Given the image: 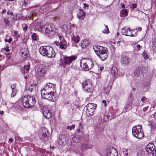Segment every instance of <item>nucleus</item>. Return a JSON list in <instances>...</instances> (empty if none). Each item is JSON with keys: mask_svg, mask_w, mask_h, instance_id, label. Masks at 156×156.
Instances as JSON below:
<instances>
[{"mask_svg": "<svg viewBox=\"0 0 156 156\" xmlns=\"http://www.w3.org/2000/svg\"><path fill=\"white\" fill-rule=\"evenodd\" d=\"M40 53L48 58H53L55 55V51L52 48L49 46H41L39 49Z\"/></svg>", "mask_w": 156, "mask_h": 156, "instance_id": "obj_1", "label": "nucleus"}, {"mask_svg": "<svg viewBox=\"0 0 156 156\" xmlns=\"http://www.w3.org/2000/svg\"><path fill=\"white\" fill-rule=\"evenodd\" d=\"M39 134L40 138L43 142L45 144H48L50 142L51 135L46 128L43 127L41 128Z\"/></svg>", "mask_w": 156, "mask_h": 156, "instance_id": "obj_2", "label": "nucleus"}, {"mask_svg": "<svg viewBox=\"0 0 156 156\" xmlns=\"http://www.w3.org/2000/svg\"><path fill=\"white\" fill-rule=\"evenodd\" d=\"M35 98L33 96H24L22 99V103L23 106L26 108L34 106L35 104Z\"/></svg>", "mask_w": 156, "mask_h": 156, "instance_id": "obj_3", "label": "nucleus"}, {"mask_svg": "<svg viewBox=\"0 0 156 156\" xmlns=\"http://www.w3.org/2000/svg\"><path fill=\"white\" fill-rule=\"evenodd\" d=\"M80 66L84 70L88 71L93 66V64L91 60L84 58L81 59L80 61Z\"/></svg>", "mask_w": 156, "mask_h": 156, "instance_id": "obj_4", "label": "nucleus"}, {"mask_svg": "<svg viewBox=\"0 0 156 156\" xmlns=\"http://www.w3.org/2000/svg\"><path fill=\"white\" fill-rule=\"evenodd\" d=\"M142 126L138 125L133 126L132 129V133L133 136L138 139H141L144 136V133L141 130Z\"/></svg>", "mask_w": 156, "mask_h": 156, "instance_id": "obj_5", "label": "nucleus"}, {"mask_svg": "<svg viewBox=\"0 0 156 156\" xmlns=\"http://www.w3.org/2000/svg\"><path fill=\"white\" fill-rule=\"evenodd\" d=\"M41 94L42 98L44 99H47L51 101H54L53 97L54 96V92H48L44 90H41Z\"/></svg>", "mask_w": 156, "mask_h": 156, "instance_id": "obj_6", "label": "nucleus"}, {"mask_svg": "<svg viewBox=\"0 0 156 156\" xmlns=\"http://www.w3.org/2000/svg\"><path fill=\"white\" fill-rule=\"evenodd\" d=\"M44 33L48 35L49 37H52L57 32V30L55 28H53L50 25H48Z\"/></svg>", "mask_w": 156, "mask_h": 156, "instance_id": "obj_7", "label": "nucleus"}, {"mask_svg": "<svg viewBox=\"0 0 156 156\" xmlns=\"http://www.w3.org/2000/svg\"><path fill=\"white\" fill-rule=\"evenodd\" d=\"M82 87L84 90L87 92H91L92 87L91 82L89 80L84 81L82 83Z\"/></svg>", "mask_w": 156, "mask_h": 156, "instance_id": "obj_8", "label": "nucleus"}, {"mask_svg": "<svg viewBox=\"0 0 156 156\" xmlns=\"http://www.w3.org/2000/svg\"><path fill=\"white\" fill-rule=\"evenodd\" d=\"M106 153L107 156H117V151L116 149L113 146H110L106 149Z\"/></svg>", "mask_w": 156, "mask_h": 156, "instance_id": "obj_9", "label": "nucleus"}, {"mask_svg": "<svg viewBox=\"0 0 156 156\" xmlns=\"http://www.w3.org/2000/svg\"><path fill=\"white\" fill-rule=\"evenodd\" d=\"M42 110L43 114L45 118L47 119L51 118V112L47 106H43Z\"/></svg>", "mask_w": 156, "mask_h": 156, "instance_id": "obj_10", "label": "nucleus"}, {"mask_svg": "<svg viewBox=\"0 0 156 156\" xmlns=\"http://www.w3.org/2000/svg\"><path fill=\"white\" fill-rule=\"evenodd\" d=\"M55 86L54 84L49 83L46 84L44 88L42 90H44L45 91L48 92H54L55 91Z\"/></svg>", "mask_w": 156, "mask_h": 156, "instance_id": "obj_11", "label": "nucleus"}, {"mask_svg": "<svg viewBox=\"0 0 156 156\" xmlns=\"http://www.w3.org/2000/svg\"><path fill=\"white\" fill-rule=\"evenodd\" d=\"M48 25H43L40 23H37L35 26L34 29L35 31H39L41 33H44Z\"/></svg>", "mask_w": 156, "mask_h": 156, "instance_id": "obj_12", "label": "nucleus"}, {"mask_svg": "<svg viewBox=\"0 0 156 156\" xmlns=\"http://www.w3.org/2000/svg\"><path fill=\"white\" fill-rule=\"evenodd\" d=\"M76 57L74 55L67 56L64 58V62L66 65H70L73 61L76 59Z\"/></svg>", "mask_w": 156, "mask_h": 156, "instance_id": "obj_13", "label": "nucleus"}, {"mask_svg": "<svg viewBox=\"0 0 156 156\" xmlns=\"http://www.w3.org/2000/svg\"><path fill=\"white\" fill-rule=\"evenodd\" d=\"M130 62V60L128 56L125 55H122L121 59V62L124 66H126Z\"/></svg>", "mask_w": 156, "mask_h": 156, "instance_id": "obj_14", "label": "nucleus"}, {"mask_svg": "<svg viewBox=\"0 0 156 156\" xmlns=\"http://www.w3.org/2000/svg\"><path fill=\"white\" fill-rule=\"evenodd\" d=\"M132 31L130 30L129 28L126 27H124L122 29V34L125 35L129 36H133L134 35L132 33Z\"/></svg>", "mask_w": 156, "mask_h": 156, "instance_id": "obj_15", "label": "nucleus"}, {"mask_svg": "<svg viewBox=\"0 0 156 156\" xmlns=\"http://www.w3.org/2000/svg\"><path fill=\"white\" fill-rule=\"evenodd\" d=\"M98 52L96 53V54L98 56L101 54H107L108 50L107 48L105 47L98 46L97 47Z\"/></svg>", "mask_w": 156, "mask_h": 156, "instance_id": "obj_16", "label": "nucleus"}, {"mask_svg": "<svg viewBox=\"0 0 156 156\" xmlns=\"http://www.w3.org/2000/svg\"><path fill=\"white\" fill-rule=\"evenodd\" d=\"M154 148L155 146L153 143H149L145 148L146 151L148 154L151 153Z\"/></svg>", "mask_w": 156, "mask_h": 156, "instance_id": "obj_17", "label": "nucleus"}, {"mask_svg": "<svg viewBox=\"0 0 156 156\" xmlns=\"http://www.w3.org/2000/svg\"><path fill=\"white\" fill-rule=\"evenodd\" d=\"M143 68L141 67L136 69L134 72V75L136 76H141L143 75Z\"/></svg>", "mask_w": 156, "mask_h": 156, "instance_id": "obj_18", "label": "nucleus"}, {"mask_svg": "<svg viewBox=\"0 0 156 156\" xmlns=\"http://www.w3.org/2000/svg\"><path fill=\"white\" fill-rule=\"evenodd\" d=\"M46 69L44 66H40L37 69V72L38 75L40 76L43 75L45 73Z\"/></svg>", "mask_w": 156, "mask_h": 156, "instance_id": "obj_19", "label": "nucleus"}, {"mask_svg": "<svg viewBox=\"0 0 156 156\" xmlns=\"http://www.w3.org/2000/svg\"><path fill=\"white\" fill-rule=\"evenodd\" d=\"M20 53L22 57L25 58L28 55V49L26 48H22L20 51Z\"/></svg>", "mask_w": 156, "mask_h": 156, "instance_id": "obj_20", "label": "nucleus"}, {"mask_svg": "<svg viewBox=\"0 0 156 156\" xmlns=\"http://www.w3.org/2000/svg\"><path fill=\"white\" fill-rule=\"evenodd\" d=\"M111 74L114 77H117L118 76V70L115 67H113L111 71Z\"/></svg>", "mask_w": 156, "mask_h": 156, "instance_id": "obj_21", "label": "nucleus"}, {"mask_svg": "<svg viewBox=\"0 0 156 156\" xmlns=\"http://www.w3.org/2000/svg\"><path fill=\"white\" fill-rule=\"evenodd\" d=\"M16 85L15 84H13V85L11 86V88L12 90V93L11 94V96L12 97L15 96L16 94V90L15 89Z\"/></svg>", "mask_w": 156, "mask_h": 156, "instance_id": "obj_22", "label": "nucleus"}, {"mask_svg": "<svg viewBox=\"0 0 156 156\" xmlns=\"http://www.w3.org/2000/svg\"><path fill=\"white\" fill-rule=\"evenodd\" d=\"M85 15V13L82 9H81L80 10V13L77 15V17L79 19L83 20L84 18Z\"/></svg>", "mask_w": 156, "mask_h": 156, "instance_id": "obj_23", "label": "nucleus"}, {"mask_svg": "<svg viewBox=\"0 0 156 156\" xmlns=\"http://www.w3.org/2000/svg\"><path fill=\"white\" fill-rule=\"evenodd\" d=\"M90 42L87 39H84L81 42V46L83 48H85L89 44Z\"/></svg>", "mask_w": 156, "mask_h": 156, "instance_id": "obj_24", "label": "nucleus"}, {"mask_svg": "<svg viewBox=\"0 0 156 156\" xmlns=\"http://www.w3.org/2000/svg\"><path fill=\"white\" fill-rule=\"evenodd\" d=\"M97 106V105L95 104L90 103L87 105V108L88 109H93L94 110Z\"/></svg>", "mask_w": 156, "mask_h": 156, "instance_id": "obj_25", "label": "nucleus"}, {"mask_svg": "<svg viewBox=\"0 0 156 156\" xmlns=\"http://www.w3.org/2000/svg\"><path fill=\"white\" fill-rule=\"evenodd\" d=\"M80 136L76 134L73 137V141L75 143H78L80 140Z\"/></svg>", "mask_w": 156, "mask_h": 156, "instance_id": "obj_26", "label": "nucleus"}, {"mask_svg": "<svg viewBox=\"0 0 156 156\" xmlns=\"http://www.w3.org/2000/svg\"><path fill=\"white\" fill-rule=\"evenodd\" d=\"M30 68V66L29 65L24 66L23 69L21 71V73L23 74L25 73H27L29 71Z\"/></svg>", "mask_w": 156, "mask_h": 156, "instance_id": "obj_27", "label": "nucleus"}, {"mask_svg": "<svg viewBox=\"0 0 156 156\" xmlns=\"http://www.w3.org/2000/svg\"><path fill=\"white\" fill-rule=\"evenodd\" d=\"M98 56L102 61H103L105 60L107 58L108 56V53L105 54H101Z\"/></svg>", "mask_w": 156, "mask_h": 156, "instance_id": "obj_28", "label": "nucleus"}, {"mask_svg": "<svg viewBox=\"0 0 156 156\" xmlns=\"http://www.w3.org/2000/svg\"><path fill=\"white\" fill-rule=\"evenodd\" d=\"M72 40L75 42L78 43L80 40V37L78 35H74L72 38Z\"/></svg>", "mask_w": 156, "mask_h": 156, "instance_id": "obj_29", "label": "nucleus"}, {"mask_svg": "<svg viewBox=\"0 0 156 156\" xmlns=\"http://www.w3.org/2000/svg\"><path fill=\"white\" fill-rule=\"evenodd\" d=\"M59 47L62 49H65L67 46V44H63L62 42H60L59 43Z\"/></svg>", "mask_w": 156, "mask_h": 156, "instance_id": "obj_30", "label": "nucleus"}, {"mask_svg": "<svg viewBox=\"0 0 156 156\" xmlns=\"http://www.w3.org/2000/svg\"><path fill=\"white\" fill-rule=\"evenodd\" d=\"M111 87L110 86L108 85L104 88L105 92L106 94L108 93L111 89Z\"/></svg>", "mask_w": 156, "mask_h": 156, "instance_id": "obj_31", "label": "nucleus"}, {"mask_svg": "<svg viewBox=\"0 0 156 156\" xmlns=\"http://www.w3.org/2000/svg\"><path fill=\"white\" fill-rule=\"evenodd\" d=\"M87 114H89L91 116H92L94 115V110H93V109H88L87 108Z\"/></svg>", "mask_w": 156, "mask_h": 156, "instance_id": "obj_32", "label": "nucleus"}, {"mask_svg": "<svg viewBox=\"0 0 156 156\" xmlns=\"http://www.w3.org/2000/svg\"><path fill=\"white\" fill-rule=\"evenodd\" d=\"M104 26L105 29L102 31L103 33L107 34H108L109 33V31L107 26L105 25H104Z\"/></svg>", "mask_w": 156, "mask_h": 156, "instance_id": "obj_33", "label": "nucleus"}, {"mask_svg": "<svg viewBox=\"0 0 156 156\" xmlns=\"http://www.w3.org/2000/svg\"><path fill=\"white\" fill-rule=\"evenodd\" d=\"M121 12L122 14L125 15L126 16H127L128 14V12L127 11L126 9H122Z\"/></svg>", "mask_w": 156, "mask_h": 156, "instance_id": "obj_34", "label": "nucleus"}, {"mask_svg": "<svg viewBox=\"0 0 156 156\" xmlns=\"http://www.w3.org/2000/svg\"><path fill=\"white\" fill-rule=\"evenodd\" d=\"M32 38L34 40H37L38 38V36L35 33H33L32 35Z\"/></svg>", "mask_w": 156, "mask_h": 156, "instance_id": "obj_35", "label": "nucleus"}, {"mask_svg": "<svg viewBox=\"0 0 156 156\" xmlns=\"http://www.w3.org/2000/svg\"><path fill=\"white\" fill-rule=\"evenodd\" d=\"M142 55L144 59H147L148 58V55L145 51L142 53Z\"/></svg>", "mask_w": 156, "mask_h": 156, "instance_id": "obj_36", "label": "nucleus"}, {"mask_svg": "<svg viewBox=\"0 0 156 156\" xmlns=\"http://www.w3.org/2000/svg\"><path fill=\"white\" fill-rule=\"evenodd\" d=\"M75 127L74 125H72L71 126H68L67 127V129H68L71 130L72 129H73Z\"/></svg>", "mask_w": 156, "mask_h": 156, "instance_id": "obj_37", "label": "nucleus"}, {"mask_svg": "<svg viewBox=\"0 0 156 156\" xmlns=\"http://www.w3.org/2000/svg\"><path fill=\"white\" fill-rule=\"evenodd\" d=\"M27 25L26 24L22 25V27L23 28V30L24 31H26L27 30Z\"/></svg>", "mask_w": 156, "mask_h": 156, "instance_id": "obj_38", "label": "nucleus"}, {"mask_svg": "<svg viewBox=\"0 0 156 156\" xmlns=\"http://www.w3.org/2000/svg\"><path fill=\"white\" fill-rule=\"evenodd\" d=\"M151 153L153 156H156V147H155Z\"/></svg>", "mask_w": 156, "mask_h": 156, "instance_id": "obj_39", "label": "nucleus"}, {"mask_svg": "<svg viewBox=\"0 0 156 156\" xmlns=\"http://www.w3.org/2000/svg\"><path fill=\"white\" fill-rule=\"evenodd\" d=\"M4 23L6 25H9V21L6 18L4 19Z\"/></svg>", "mask_w": 156, "mask_h": 156, "instance_id": "obj_40", "label": "nucleus"}, {"mask_svg": "<svg viewBox=\"0 0 156 156\" xmlns=\"http://www.w3.org/2000/svg\"><path fill=\"white\" fill-rule=\"evenodd\" d=\"M136 4H133L130 7L132 9H134L135 8L136 6Z\"/></svg>", "mask_w": 156, "mask_h": 156, "instance_id": "obj_41", "label": "nucleus"}, {"mask_svg": "<svg viewBox=\"0 0 156 156\" xmlns=\"http://www.w3.org/2000/svg\"><path fill=\"white\" fill-rule=\"evenodd\" d=\"M5 51L7 52H9L10 50L9 49V47L8 46H7L4 49Z\"/></svg>", "mask_w": 156, "mask_h": 156, "instance_id": "obj_42", "label": "nucleus"}, {"mask_svg": "<svg viewBox=\"0 0 156 156\" xmlns=\"http://www.w3.org/2000/svg\"><path fill=\"white\" fill-rule=\"evenodd\" d=\"M59 38L61 41H63L64 40L63 37L61 35H60L59 36Z\"/></svg>", "mask_w": 156, "mask_h": 156, "instance_id": "obj_43", "label": "nucleus"}, {"mask_svg": "<svg viewBox=\"0 0 156 156\" xmlns=\"http://www.w3.org/2000/svg\"><path fill=\"white\" fill-rule=\"evenodd\" d=\"M153 48L154 50V52L156 53V44H154Z\"/></svg>", "mask_w": 156, "mask_h": 156, "instance_id": "obj_44", "label": "nucleus"}, {"mask_svg": "<svg viewBox=\"0 0 156 156\" xmlns=\"http://www.w3.org/2000/svg\"><path fill=\"white\" fill-rule=\"evenodd\" d=\"M148 108V107H146L143 108V111L144 112L146 111Z\"/></svg>", "mask_w": 156, "mask_h": 156, "instance_id": "obj_45", "label": "nucleus"}, {"mask_svg": "<svg viewBox=\"0 0 156 156\" xmlns=\"http://www.w3.org/2000/svg\"><path fill=\"white\" fill-rule=\"evenodd\" d=\"M146 98L144 97H143V98H142L141 99V101L143 102L145 101V100L146 99Z\"/></svg>", "mask_w": 156, "mask_h": 156, "instance_id": "obj_46", "label": "nucleus"}, {"mask_svg": "<svg viewBox=\"0 0 156 156\" xmlns=\"http://www.w3.org/2000/svg\"><path fill=\"white\" fill-rule=\"evenodd\" d=\"M102 102L104 104V106H106L107 105L106 104V101L105 100H103L102 101Z\"/></svg>", "mask_w": 156, "mask_h": 156, "instance_id": "obj_47", "label": "nucleus"}, {"mask_svg": "<svg viewBox=\"0 0 156 156\" xmlns=\"http://www.w3.org/2000/svg\"><path fill=\"white\" fill-rule=\"evenodd\" d=\"M54 43L57 46H58L59 45V43L58 41H55L54 42Z\"/></svg>", "mask_w": 156, "mask_h": 156, "instance_id": "obj_48", "label": "nucleus"}, {"mask_svg": "<svg viewBox=\"0 0 156 156\" xmlns=\"http://www.w3.org/2000/svg\"><path fill=\"white\" fill-rule=\"evenodd\" d=\"M121 5L122 6V8L123 9H124L125 7V5L123 3H122L121 4Z\"/></svg>", "mask_w": 156, "mask_h": 156, "instance_id": "obj_49", "label": "nucleus"}, {"mask_svg": "<svg viewBox=\"0 0 156 156\" xmlns=\"http://www.w3.org/2000/svg\"><path fill=\"white\" fill-rule=\"evenodd\" d=\"M136 30L138 31H141L142 30V28L141 27H139Z\"/></svg>", "mask_w": 156, "mask_h": 156, "instance_id": "obj_50", "label": "nucleus"}, {"mask_svg": "<svg viewBox=\"0 0 156 156\" xmlns=\"http://www.w3.org/2000/svg\"><path fill=\"white\" fill-rule=\"evenodd\" d=\"M12 41V38H10L9 39V40H8V42L9 43H11V42Z\"/></svg>", "mask_w": 156, "mask_h": 156, "instance_id": "obj_51", "label": "nucleus"}, {"mask_svg": "<svg viewBox=\"0 0 156 156\" xmlns=\"http://www.w3.org/2000/svg\"><path fill=\"white\" fill-rule=\"evenodd\" d=\"M27 4V3L26 2L25 0L24 1V2L23 3V5L25 6H26V5Z\"/></svg>", "mask_w": 156, "mask_h": 156, "instance_id": "obj_52", "label": "nucleus"}, {"mask_svg": "<svg viewBox=\"0 0 156 156\" xmlns=\"http://www.w3.org/2000/svg\"><path fill=\"white\" fill-rule=\"evenodd\" d=\"M8 14H10L11 16H12L13 15V13L12 12H8Z\"/></svg>", "mask_w": 156, "mask_h": 156, "instance_id": "obj_53", "label": "nucleus"}, {"mask_svg": "<svg viewBox=\"0 0 156 156\" xmlns=\"http://www.w3.org/2000/svg\"><path fill=\"white\" fill-rule=\"evenodd\" d=\"M136 47H137V48H138V50H140V46L139 45V44H137V45H136Z\"/></svg>", "mask_w": 156, "mask_h": 156, "instance_id": "obj_54", "label": "nucleus"}, {"mask_svg": "<svg viewBox=\"0 0 156 156\" xmlns=\"http://www.w3.org/2000/svg\"><path fill=\"white\" fill-rule=\"evenodd\" d=\"M9 141L11 142H13V140L11 138H10L9 139Z\"/></svg>", "mask_w": 156, "mask_h": 156, "instance_id": "obj_55", "label": "nucleus"}, {"mask_svg": "<svg viewBox=\"0 0 156 156\" xmlns=\"http://www.w3.org/2000/svg\"><path fill=\"white\" fill-rule=\"evenodd\" d=\"M84 145L85 146L84 147L85 148H90V147H88V145Z\"/></svg>", "mask_w": 156, "mask_h": 156, "instance_id": "obj_56", "label": "nucleus"}, {"mask_svg": "<svg viewBox=\"0 0 156 156\" xmlns=\"http://www.w3.org/2000/svg\"><path fill=\"white\" fill-rule=\"evenodd\" d=\"M14 34L15 35H17L18 34V31H14Z\"/></svg>", "mask_w": 156, "mask_h": 156, "instance_id": "obj_57", "label": "nucleus"}, {"mask_svg": "<svg viewBox=\"0 0 156 156\" xmlns=\"http://www.w3.org/2000/svg\"><path fill=\"white\" fill-rule=\"evenodd\" d=\"M83 5H84L86 7H87L89 6L87 4H86V3H84Z\"/></svg>", "mask_w": 156, "mask_h": 156, "instance_id": "obj_58", "label": "nucleus"}, {"mask_svg": "<svg viewBox=\"0 0 156 156\" xmlns=\"http://www.w3.org/2000/svg\"><path fill=\"white\" fill-rule=\"evenodd\" d=\"M103 69H104L103 67H101L100 68V70L101 71L103 70Z\"/></svg>", "mask_w": 156, "mask_h": 156, "instance_id": "obj_59", "label": "nucleus"}, {"mask_svg": "<svg viewBox=\"0 0 156 156\" xmlns=\"http://www.w3.org/2000/svg\"><path fill=\"white\" fill-rule=\"evenodd\" d=\"M4 113V112L3 111H0V114H3Z\"/></svg>", "mask_w": 156, "mask_h": 156, "instance_id": "obj_60", "label": "nucleus"}, {"mask_svg": "<svg viewBox=\"0 0 156 156\" xmlns=\"http://www.w3.org/2000/svg\"><path fill=\"white\" fill-rule=\"evenodd\" d=\"M154 119H156V112L154 113Z\"/></svg>", "mask_w": 156, "mask_h": 156, "instance_id": "obj_61", "label": "nucleus"}, {"mask_svg": "<svg viewBox=\"0 0 156 156\" xmlns=\"http://www.w3.org/2000/svg\"><path fill=\"white\" fill-rule=\"evenodd\" d=\"M74 25L73 24H70V26L71 27H74Z\"/></svg>", "mask_w": 156, "mask_h": 156, "instance_id": "obj_62", "label": "nucleus"}, {"mask_svg": "<svg viewBox=\"0 0 156 156\" xmlns=\"http://www.w3.org/2000/svg\"><path fill=\"white\" fill-rule=\"evenodd\" d=\"M128 150V149H124V150L123 151V152H126Z\"/></svg>", "mask_w": 156, "mask_h": 156, "instance_id": "obj_63", "label": "nucleus"}, {"mask_svg": "<svg viewBox=\"0 0 156 156\" xmlns=\"http://www.w3.org/2000/svg\"><path fill=\"white\" fill-rule=\"evenodd\" d=\"M27 76H24V78L25 79H26L27 78Z\"/></svg>", "mask_w": 156, "mask_h": 156, "instance_id": "obj_64", "label": "nucleus"}]
</instances>
